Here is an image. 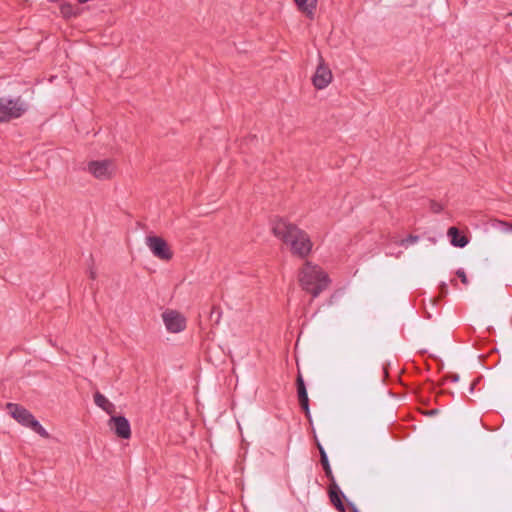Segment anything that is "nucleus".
I'll return each mask as SVG.
<instances>
[{
    "mask_svg": "<svg viewBox=\"0 0 512 512\" xmlns=\"http://www.w3.org/2000/svg\"><path fill=\"white\" fill-rule=\"evenodd\" d=\"M272 233L300 258H306L312 250L313 243L307 232L285 218L277 217L272 221Z\"/></svg>",
    "mask_w": 512,
    "mask_h": 512,
    "instance_id": "f257e3e1",
    "label": "nucleus"
},
{
    "mask_svg": "<svg viewBox=\"0 0 512 512\" xmlns=\"http://www.w3.org/2000/svg\"><path fill=\"white\" fill-rule=\"evenodd\" d=\"M299 282L303 290L316 298L328 288L330 279L321 267L307 261L299 272Z\"/></svg>",
    "mask_w": 512,
    "mask_h": 512,
    "instance_id": "f03ea898",
    "label": "nucleus"
},
{
    "mask_svg": "<svg viewBox=\"0 0 512 512\" xmlns=\"http://www.w3.org/2000/svg\"><path fill=\"white\" fill-rule=\"evenodd\" d=\"M28 109V105L21 97L9 99L0 98V122H8L21 117Z\"/></svg>",
    "mask_w": 512,
    "mask_h": 512,
    "instance_id": "7ed1b4c3",
    "label": "nucleus"
},
{
    "mask_svg": "<svg viewBox=\"0 0 512 512\" xmlns=\"http://www.w3.org/2000/svg\"><path fill=\"white\" fill-rule=\"evenodd\" d=\"M146 245L152 254L160 260L169 261L173 257V252L162 237L148 236L146 237Z\"/></svg>",
    "mask_w": 512,
    "mask_h": 512,
    "instance_id": "20e7f679",
    "label": "nucleus"
},
{
    "mask_svg": "<svg viewBox=\"0 0 512 512\" xmlns=\"http://www.w3.org/2000/svg\"><path fill=\"white\" fill-rule=\"evenodd\" d=\"M88 171L99 180H109L113 177L115 166L112 160L90 161L87 166Z\"/></svg>",
    "mask_w": 512,
    "mask_h": 512,
    "instance_id": "39448f33",
    "label": "nucleus"
},
{
    "mask_svg": "<svg viewBox=\"0 0 512 512\" xmlns=\"http://www.w3.org/2000/svg\"><path fill=\"white\" fill-rule=\"evenodd\" d=\"M166 329L171 333H179L186 328V319L175 310H167L162 314Z\"/></svg>",
    "mask_w": 512,
    "mask_h": 512,
    "instance_id": "423d86ee",
    "label": "nucleus"
},
{
    "mask_svg": "<svg viewBox=\"0 0 512 512\" xmlns=\"http://www.w3.org/2000/svg\"><path fill=\"white\" fill-rule=\"evenodd\" d=\"M312 81L317 89L326 88L332 81V72L321 55H319V63Z\"/></svg>",
    "mask_w": 512,
    "mask_h": 512,
    "instance_id": "0eeeda50",
    "label": "nucleus"
},
{
    "mask_svg": "<svg viewBox=\"0 0 512 512\" xmlns=\"http://www.w3.org/2000/svg\"><path fill=\"white\" fill-rule=\"evenodd\" d=\"M109 426L114 433L122 439L131 437V427L128 419L124 416H111Z\"/></svg>",
    "mask_w": 512,
    "mask_h": 512,
    "instance_id": "6e6552de",
    "label": "nucleus"
},
{
    "mask_svg": "<svg viewBox=\"0 0 512 512\" xmlns=\"http://www.w3.org/2000/svg\"><path fill=\"white\" fill-rule=\"evenodd\" d=\"M5 408L10 416L24 427L27 426L33 417V414L29 410L16 403L9 402L6 404Z\"/></svg>",
    "mask_w": 512,
    "mask_h": 512,
    "instance_id": "1a4fd4ad",
    "label": "nucleus"
},
{
    "mask_svg": "<svg viewBox=\"0 0 512 512\" xmlns=\"http://www.w3.org/2000/svg\"><path fill=\"white\" fill-rule=\"evenodd\" d=\"M296 384H297V394H298V400H299L300 407L304 411L306 417L310 420L311 414H310V408H309V398H308L306 385H305V382H304L301 374L298 375Z\"/></svg>",
    "mask_w": 512,
    "mask_h": 512,
    "instance_id": "9d476101",
    "label": "nucleus"
},
{
    "mask_svg": "<svg viewBox=\"0 0 512 512\" xmlns=\"http://www.w3.org/2000/svg\"><path fill=\"white\" fill-rule=\"evenodd\" d=\"M328 495L332 505L337 509V511L346 512V507L342 501V499H345L346 497L338 484L329 485Z\"/></svg>",
    "mask_w": 512,
    "mask_h": 512,
    "instance_id": "9b49d317",
    "label": "nucleus"
},
{
    "mask_svg": "<svg viewBox=\"0 0 512 512\" xmlns=\"http://www.w3.org/2000/svg\"><path fill=\"white\" fill-rule=\"evenodd\" d=\"M299 11L313 19L318 0H294Z\"/></svg>",
    "mask_w": 512,
    "mask_h": 512,
    "instance_id": "f8f14e48",
    "label": "nucleus"
},
{
    "mask_svg": "<svg viewBox=\"0 0 512 512\" xmlns=\"http://www.w3.org/2000/svg\"><path fill=\"white\" fill-rule=\"evenodd\" d=\"M447 235L450 238L451 244L455 247L463 248L469 242L468 238L465 235H462L456 227H450Z\"/></svg>",
    "mask_w": 512,
    "mask_h": 512,
    "instance_id": "ddd939ff",
    "label": "nucleus"
},
{
    "mask_svg": "<svg viewBox=\"0 0 512 512\" xmlns=\"http://www.w3.org/2000/svg\"><path fill=\"white\" fill-rule=\"evenodd\" d=\"M95 404L104 410L107 414L112 415L115 412V405L110 402L103 394L96 392L94 394Z\"/></svg>",
    "mask_w": 512,
    "mask_h": 512,
    "instance_id": "4468645a",
    "label": "nucleus"
},
{
    "mask_svg": "<svg viewBox=\"0 0 512 512\" xmlns=\"http://www.w3.org/2000/svg\"><path fill=\"white\" fill-rule=\"evenodd\" d=\"M28 428L33 430L35 433L40 435L43 438H50V434L47 432V430L40 424V422L33 416L29 423L27 424Z\"/></svg>",
    "mask_w": 512,
    "mask_h": 512,
    "instance_id": "2eb2a0df",
    "label": "nucleus"
},
{
    "mask_svg": "<svg viewBox=\"0 0 512 512\" xmlns=\"http://www.w3.org/2000/svg\"><path fill=\"white\" fill-rule=\"evenodd\" d=\"M316 446L319 450L320 462H321L322 467L328 466V464H330V463H329L328 455H327L324 447L321 445V443L319 441H316Z\"/></svg>",
    "mask_w": 512,
    "mask_h": 512,
    "instance_id": "dca6fc26",
    "label": "nucleus"
},
{
    "mask_svg": "<svg viewBox=\"0 0 512 512\" xmlns=\"http://www.w3.org/2000/svg\"><path fill=\"white\" fill-rule=\"evenodd\" d=\"M419 240L417 235H409L407 238L400 241L401 246H408L409 244L416 243Z\"/></svg>",
    "mask_w": 512,
    "mask_h": 512,
    "instance_id": "f3484780",
    "label": "nucleus"
},
{
    "mask_svg": "<svg viewBox=\"0 0 512 512\" xmlns=\"http://www.w3.org/2000/svg\"><path fill=\"white\" fill-rule=\"evenodd\" d=\"M444 209L443 205L436 202L435 200H430V210L433 213H440Z\"/></svg>",
    "mask_w": 512,
    "mask_h": 512,
    "instance_id": "a211bd4d",
    "label": "nucleus"
},
{
    "mask_svg": "<svg viewBox=\"0 0 512 512\" xmlns=\"http://www.w3.org/2000/svg\"><path fill=\"white\" fill-rule=\"evenodd\" d=\"M497 224L499 226V229L502 232L508 233L512 232V224L504 221H497Z\"/></svg>",
    "mask_w": 512,
    "mask_h": 512,
    "instance_id": "6ab92c4d",
    "label": "nucleus"
},
{
    "mask_svg": "<svg viewBox=\"0 0 512 512\" xmlns=\"http://www.w3.org/2000/svg\"><path fill=\"white\" fill-rule=\"evenodd\" d=\"M456 275L460 278L461 282L464 285L468 284V278H467L466 273H465V271L463 269H458L457 272H456Z\"/></svg>",
    "mask_w": 512,
    "mask_h": 512,
    "instance_id": "aec40b11",
    "label": "nucleus"
},
{
    "mask_svg": "<svg viewBox=\"0 0 512 512\" xmlns=\"http://www.w3.org/2000/svg\"><path fill=\"white\" fill-rule=\"evenodd\" d=\"M325 475H326V477L329 479V481H330V485L337 484V483H336V480H335V477H334V475H333L332 469H331V470H328V471H325Z\"/></svg>",
    "mask_w": 512,
    "mask_h": 512,
    "instance_id": "412c9836",
    "label": "nucleus"
},
{
    "mask_svg": "<svg viewBox=\"0 0 512 512\" xmlns=\"http://www.w3.org/2000/svg\"><path fill=\"white\" fill-rule=\"evenodd\" d=\"M447 380H450L452 382H457L459 380L458 374H450L446 377Z\"/></svg>",
    "mask_w": 512,
    "mask_h": 512,
    "instance_id": "4be33fe9",
    "label": "nucleus"
},
{
    "mask_svg": "<svg viewBox=\"0 0 512 512\" xmlns=\"http://www.w3.org/2000/svg\"><path fill=\"white\" fill-rule=\"evenodd\" d=\"M440 291H441L442 295H446V293H447V284L446 283H442L440 285Z\"/></svg>",
    "mask_w": 512,
    "mask_h": 512,
    "instance_id": "5701e85b",
    "label": "nucleus"
},
{
    "mask_svg": "<svg viewBox=\"0 0 512 512\" xmlns=\"http://www.w3.org/2000/svg\"><path fill=\"white\" fill-rule=\"evenodd\" d=\"M348 507L351 509L352 512H360L358 508L355 506V504L352 502H348Z\"/></svg>",
    "mask_w": 512,
    "mask_h": 512,
    "instance_id": "b1692460",
    "label": "nucleus"
},
{
    "mask_svg": "<svg viewBox=\"0 0 512 512\" xmlns=\"http://www.w3.org/2000/svg\"><path fill=\"white\" fill-rule=\"evenodd\" d=\"M96 276H97L96 271H95L94 269H92V268H91V269L89 270V277H90L92 280H94V279H96Z\"/></svg>",
    "mask_w": 512,
    "mask_h": 512,
    "instance_id": "393cba45",
    "label": "nucleus"
},
{
    "mask_svg": "<svg viewBox=\"0 0 512 512\" xmlns=\"http://www.w3.org/2000/svg\"><path fill=\"white\" fill-rule=\"evenodd\" d=\"M437 412H438V410H437V409H432V410H430V411H428V412H427V415H429V416H433V415H436V414H437Z\"/></svg>",
    "mask_w": 512,
    "mask_h": 512,
    "instance_id": "a878e982",
    "label": "nucleus"
},
{
    "mask_svg": "<svg viewBox=\"0 0 512 512\" xmlns=\"http://www.w3.org/2000/svg\"><path fill=\"white\" fill-rule=\"evenodd\" d=\"M475 387V383L469 384V391L472 393Z\"/></svg>",
    "mask_w": 512,
    "mask_h": 512,
    "instance_id": "bb28decb",
    "label": "nucleus"
},
{
    "mask_svg": "<svg viewBox=\"0 0 512 512\" xmlns=\"http://www.w3.org/2000/svg\"><path fill=\"white\" fill-rule=\"evenodd\" d=\"M323 470H324V472H325V471H328V470H331V466H330V464H328V466H324V467H323Z\"/></svg>",
    "mask_w": 512,
    "mask_h": 512,
    "instance_id": "cd10ccee",
    "label": "nucleus"
},
{
    "mask_svg": "<svg viewBox=\"0 0 512 512\" xmlns=\"http://www.w3.org/2000/svg\"><path fill=\"white\" fill-rule=\"evenodd\" d=\"M68 8H69V6H68V7H65V6H64V7H62V13H63L64 15H66V9H68Z\"/></svg>",
    "mask_w": 512,
    "mask_h": 512,
    "instance_id": "c85d7f7f",
    "label": "nucleus"
},
{
    "mask_svg": "<svg viewBox=\"0 0 512 512\" xmlns=\"http://www.w3.org/2000/svg\"><path fill=\"white\" fill-rule=\"evenodd\" d=\"M216 311V307H213L212 314Z\"/></svg>",
    "mask_w": 512,
    "mask_h": 512,
    "instance_id": "c756f323",
    "label": "nucleus"
}]
</instances>
